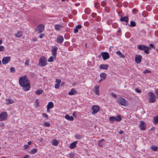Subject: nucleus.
<instances>
[{"mask_svg":"<svg viewBox=\"0 0 158 158\" xmlns=\"http://www.w3.org/2000/svg\"><path fill=\"white\" fill-rule=\"evenodd\" d=\"M19 83L25 91H29L31 88L30 81L26 75H25L19 78Z\"/></svg>","mask_w":158,"mask_h":158,"instance_id":"1","label":"nucleus"},{"mask_svg":"<svg viewBox=\"0 0 158 158\" xmlns=\"http://www.w3.org/2000/svg\"><path fill=\"white\" fill-rule=\"evenodd\" d=\"M117 101L120 105L126 106L128 105V103L127 101L121 97L118 98L117 99Z\"/></svg>","mask_w":158,"mask_h":158,"instance_id":"2","label":"nucleus"},{"mask_svg":"<svg viewBox=\"0 0 158 158\" xmlns=\"http://www.w3.org/2000/svg\"><path fill=\"white\" fill-rule=\"evenodd\" d=\"M47 59L44 56H42L39 59V64L41 66H44L47 64Z\"/></svg>","mask_w":158,"mask_h":158,"instance_id":"3","label":"nucleus"},{"mask_svg":"<svg viewBox=\"0 0 158 158\" xmlns=\"http://www.w3.org/2000/svg\"><path fill=\"white\" fill-rule=\"evenodd\" d=\"M149 95L150 96L149 102L151 103L156 102V97L155 94L153 93L150 92L149 93Z\"/></svg>","mask_w":158,"mask_h":158,"instance_id":"4","label":"nucleus"},{"mask_svg":"<svg viewBox=\"0 0 158 158\" xmlns=\"http://www.w3.org/2000/svg\"><path fill=\"white\" fill-rule=\"evenodd\" d=\"M122 119L120 115H118L116 117L112 116L109 118V121L111 122H113L114 121L117 122H120Z\"/></svg>","mask_w":158,"mask_h":158,"instance_id":"5","label":"nucleus"},{"mask_svg":"<svg viewBox=\"0 0 158 158\" xmlns=\"http://www.w3.org/2000/svg\"><path fill=\"white\" fill-rule=\"evenodd\" d=\"M44 29V25L42 24L39 25L36 28L35 31L38 33H41Z\"/></svg>","mask_w":158,"mask_h":158,"instance_id":"6","label":"nucleus"},{"mask_svg":"<svg viewBox=\"0 0 158 158\" xmlns=\"http://www.w3.org/2000/svg\"><path fill=\"white\" fill-rule=\"evenodd\" d=\"M137 48L140 50H143L147 54L148 53V47L143 45H139Z\"/></svg>","mask_w":158,"mask_h":158,"instance_id":"7","label":"nucleus"},{"mask_svg":"<svg viewBox=\"0 0 158 158\" xmlns=\"http://www.w3.org/2000/svg\"><path fill=\"white\" fill-rule=\"evenodd\" d=\"M7 114L5 112H2L0 114V121H4L6 120L7 117Z\"/></svg>","mask_w":158,"mask_h":158,"instance_id":"8","label":"nucleus"},{"mask_svg":"<svg viewBox=\"0 0 158 158\" xmlns=\"http://www.w3.org/2000/svg\"><path fill=\"white\" fill-rule=\"evenodd\" d=\"M92 110H93V111L92 112V114H94L99 111L100 107L98 106H94L92 108Z\"/></svg>","mask_w":158,"mask_h":158,"instance_id":"9","label":"nucleus"},{"mask_svg":"<svg viewBox=\"0 0 158 158\" xmlns=\"http://www.w3.org/2000/svg\"><path fill=\"white\" fill-rule=\"evenodd\" d=\"M58 48L56 47L53 46L52 47L51 49V52L53 56L55 58L57 55V51Z\"/></svg>","mask_w":158,"mask_h":158,"instance_id":"10","label":"nucleus"},{"mask_svg":"<svg viewBox=\"0 0 158 158\" xmlns=\"http://www.w3.org/2000/svg\"><path fill=\"white\" fill-rule=\"evenodd\" d=\"M10 56H6L3 57L2 59V62L3 64H7L10 60Z\"/></svg>","mask_w":158,"mask_h":158,"instance_id":"11","label":"nucleus"},{"mask_svg":"<svg viewBox=\"0 0 158 158\" xmlns=\"http://www.w3.org/2000/svg\"><path fill=\"white\" fill-rule=\"evenodd\" d=\"M101 55L102 56L103 60H104L109 59L110 57L109 54L106 52H102Z\"/></svg>","mask_w":158,"mask_h":158,"instance_id":"12","label":"nucleus"},{"mask_svg":"<svg viewBox=\"0 0 158 158\" xmlns=\"http://www.w3.org/2000/svg\"><path fill=\"white\" fill-rule=\"evenodd\" d=\"M64 41L63 37L61 36H58L56 41L58 43L61 44Z\"/></svg>","mask_w":158,"mask_h":158,"instance_id":"13","label":"nucleus"},{"mask_svg":"<svg viewBox=\"0 0 158 158\" xmlns=\"http://www.w3.org/2000/svg\"><path fill=\"white\" fill-rule=\"evenodd\" d=\"M139 127L141 130H144L146 129V125L143 121H141L139 125Z\"/></svg>","mask_w":158,"mask_h":158,"instance_id":"14","label":"nucleus"},{"mask_svg":"<svg viewBox=\"0 0 158 158\" xmlns=\"http://www.w3.org/2000/svg\"><path fill=\"white\" fill-rule=\"evenodd\" d=\"M142 59V56H141L137 55L135 56V62L138 63L139 64L140 63Z\"/></svg>","mask_w":158,"mask_h":158,"instance_id":"15","label":"nucleus"},{"mask_svg":"<svg viewBox=\"0 0 158 158\" xmlns=\"http://www.w3.org/2000/svg\"><path fill=\"white\" fill-rule=\"evenodd\" d=\"M77 91L74 88L72 89L70 92H69L68 94L69 95H72L77 94Z\"/></svg>","mask_w":158,"mask_h":158,"instance_id":"16","label":"nucleus"},{"mask_svg":"<svg viewBox=\"0 0 158 158\" xmlns=\"http://www.w3.org/2000/svg\"><path fill=\"white\" fill-rule=\"evenodd\" d=\"M129 20L128 16H122L120 19V21H121L125 22L128 23Z\"/></svg>","mask_w":158,"mask_h":158,"instance_id":"17","label":"nucleus"},{"mask_svg":"<svg viewBox=\"0 0 158 158\" xmlns=\"http://www.w3.org/2000/svg\"><path fill=\"white\" fill-rule=\"evenodd\" d=\"M63 26L60 24H56L55 26V28L56 30V31H60L62 28Z\"/></svg>","mask_w":158,"mask_h":158,"instance_id":"18","label":"nucleus"},{"mask_svg":"<svg viewBox=\"0 0 158 158\" xmlns=\"http://www.w3.org/2000/svg\"><path fill=\"white\" fill-rule=\"evenodd\" d=\"M109 67L108 64H102L100 65L99 68L100 69H103L107 70Z\"/></svg>","mask_w":158,"mask_h":158,"instance_id":"19","label":"nucleus"},{"mask_svg":"<svg viewBox=\"0 0 158 158\" xmlns=\"http://www.w3.org/2000/svg\"><path fill=\"white\" fill-rule=\"evenodd\" d=\"M6 104L7 105H9L13 104L14 103L13 100L10 98H6L5 100Z\"/></svg>","mask_w":158,"mask_h":158,"instance_id":"20","label":"nucleus"},{"mask_svg":"<svg viewBox=\"0 0 158 158\" xmlns=\"http://www.w3.org/2000/svg\"><path fill=\"white\" fill-rule=\"evenodd\" d=\"M99 86L98 85H96L94 88V92L95 94L97 95H99Z\"/></svg>","mask_w":158,"mask_h":158,"instance_id":"21","label":"nucleus"},{"mask_svg":"<svg viewBox=\"0 0 158 158\" xmlns=\"http://www.w3.org/2000/svg\"><path fill=\"white\" fill-rule=\"evenodd\" d=\"M54 105L53 103L52 102H49L47 106V110L49 109L52 108L53 107Z\"/></svg>","mask_w":158,"mask_h":158,"instance_id":"22","label":"nucleus"},{"mask_svg":"<svg viewBox=\"0 0 158 158\" xmlns=\"http://www.w3.org/2000/svg\"><path fill=\"white\" fill-rule=\"evenodd\" d=\"M153 123L156 125L158 124V115L155 116L153 118Z\"/></svg>","mask_w":158,"mask_h":158,"instance_id":"23","label":"nucleus"},{"mask_svg":"<svg viewBox=\"0 0 158 158\" xmlns=\"http://www.w3.org/2000/svg\"><path fill=\"white\" fill-rule=\"evenodd\" d=\"M82 27V26L81 25H77L75 28L74 29V32L75 33H77L78 31V29H80Z\"/></svg>","mask_w":158,"mask_h":158,"instance_id":"24","label":"nucleus"},{"mask_svg":"<svg viewBox=\"0 0 158 158\" xmlns=\"http://www.w3.org/2000/svg\"><path fill=\"white\" fill-rule=\"evenodd\" d=\"M65 118L70 121H73L74 120V118L72 116H70L68 114H67L65 116Z\"/></svg>","mask_w":158,"mask_h":158,"instance_id":"25","label":"nucleus"},{"mask_svg":"<svg viewBox=\"0 0 158 158\" xmlns=\"http://www.w3.org/2000/svg\"><path fill=\"white\" fill-rule=\"evenodd\" d=\"M76 142H74L71 143L69 146V148L71 149H73L76 146Z\"/></svg>","mask_w":158,"mask_h":158,"instance_id":"26","label":"nucleus"},{"mask_svg":"<svg viewBox=\"0 0 158 158\" xmlns=\"http://www.w3.org/2000/svg\"><path fill=\"white\" fill-rule=\"evenodd\" d=\"M23 33L21 31H19L15 34V35L17 37L19 38L21 37Z\"/></svg>","mask_w":158,"mask_h":158,"instance_id":"27","label":"nucleus"},{"mask_svg":"<svg viewBox=\"0 0 158 158\" xmlns=\"http://www.w3.org/2000/svg\"><path fill=\"white\" fill-rule=\"evenodd\" d=\"M117 54L121 58H123L124 55L120 51H118L116 52Z\"/></svg>","mask_w":158,"mask_h":158,"instance_id":"28","label":"nucleus"},{"mask_svg":"<svg viewBox=\"0 0 158 158\" xmlns=\"http://www.w3.org/2000/svg\"><path fill=\"white\" fill-rule=\"evenodd\" d=\"M104 141L105 140L104 139H102L101 140H99L98 143V146L101 147H102L103 144L102 143V142H104Z\"/></svg>","mask_w":158,"mask_h":158,"instance_id":"29","label":"nucleus"},{"mask_svg":"<svg viewBox=\"0 0 158 158\" xmlns=\"http://www.w3.org/2000/svg\"><path fill=\"white\" fill-rule=\"evenodd\" d=\"M43 92V91L42 89H38L35 92V94L37 95L41 94Z\"/></svg>","mask_w":158,"mask_h":158,"instance_id":"30","label":"nucleus"},{"mask_svg":"<svg viewBox=\"0 0 158 158\" xmlns=\"http://www.w3.org/2000/svg\"><path fill=\"white\" fill-rule=\"evenodd\" d=\"M106 74L105 73H101L100 74V77L102 78L103 79H106Z\"/></svg>","mask_w":158,"mask_h":158,"instance_id":"31","label":"nucleus"},{"mask_svg":"<svg viewBox=\"0 0 158 158\" xmlns=\"http://www.w3.org/2000/svg\"><path fill=\"white\" fill-rule=\"evenodd\" d=\"M151 148L154 151H156L158 150V147L155 146H153L151 147Z\"/></svg>","mask_w":158,"mask_h":158,"instance_id":"32","label":"nucleus"},{"mask_svg":"<svg viewBox=\"0 0 158 158\" xmlns=\"http://www.w3.org/2000/svg\"><path fill=\"white\" fill-rule=\"evenodd\" d=\"M90 12V10L89 8H86L85 10V13L87 14H89Z\"/></svg>","mask_w":158,"mask_h":158,"instance_id":"33","label":"nucleus"},{"mask_svg":"<svg viewBox=\"0 0 158 158\" xmlns=\"http://www.w3.org/2000/svg\"><path fill=\"white\" fill-rule=\"evenodd\" d=\"M75 137L77 139H81L82 138L81 136L79 134H77L75 135Z\"/></svg>","mask_w":158,"mask_h":158,"instance_id":"34","label":"nucleus"},{"mask_svg":"<svg viewBox=\"0 0 158 158\" xmlns=\"http://www.w3.org/2000/svg\"><path fill=\"white\" fill-rule=\"evenodd\" d=\"M35 106L36 107H37L39 106V100L38 99H36L35 101Z\"/></svg>","mask_w":158,"mask_h":158,"instance_id":"35","label":"nucleus"},{"mask_svg":"<svg viewBox=\"0 0 158 158\" xmlns=\"http://www.w3.org/2000/svg\"><path fill=\"white\" fill-rule=\"evenodd\" d=\"M58 143L56 140L54 139L52 140V143L54 145L56 146L58 145Z\"/></svg>","mask_w":158,"mask_h":158,"instance_id":"36","label":"nucleus"},{"mask_svg":"<svg viewBox=\"0 0 158 158\" xmlns=\"http://www.w3.org/2000/svg\"><path fill=\"white\" fill-rule=\"evenodd\" d=\"M152 48L155 49V47L153 44H151L149 45V50Z\"/></svg>","mask_w":158,"mask_h":158,"instance_id":"37","label":"nucleus"},{"mask_svg":"<svg viewBox=\"0 0 158 158\" xmlns=\"http://www.w3.org/2000/svg\"><path fill=\"white\" fill-rule=\"evenodd\" d=\"M142 15L144 17H147L148 15V13L146 11H144L142 13Z\"/></svg>","mask_w":158,"mask_h":158,"instance_id":"38","label":"nucleus"},{"mask_svg":"<svg viewBox=\"0 0 158 158\" xmlns=\"http://www.w3.org/2000/svg\"><path fill=\"white\" fill-rule=\"evenodd\" d=\"M136 25L135 22L133 21H131V27H135Z\"/></svg>","mask_w":158,"mask_h":158,"instance_id":"39","label":"nucleus"},{"mask_svg":"<svg viewBox=\"0 0 158 158\" xmlns=\"http://www.w3.org/2000/svg\"><path fill=\"white\" fill-rule=\"evenodd\" d=\"M10 71L12 73H14L15 72V68L14 67H11L10 69Z\"/></svg>","mask_w":158,"mask_h":158,"instance_id":"40","label":"nucleus"},{"mask_svg":"<svg viewBox=\"0 0 158 158\" xmlns=\"http://www.w3.org/2000/svg\"><path fill=\"white\" fill-rule=\"evenodd\" d=\"M37 151V150L36 149L34 148L31 150V153L33 154H35V153H36Z\"/></svg>","mask_w":158,"mask_h":158,"instance_id":"41","label":"nucleus"},{"mask_svg":"<svg viewBox=\"0 0 158 158\" xmlns=\"http://www.w3.org/2000/svg\"><path fill=\"white\" fill-rule=\"evenodd\" d=\"M61 81L60 79H56L55 82L57 84L60 85Z\"/></svg>","mask_w":158,"mask_h":158,"instance_id":"42","label":"nucleus"},{"mask_svg":"<svg viewBox=\"0 0 158 158\" xmlns=\"http://www.w3.org/2000/svg\"><path fill=\"white\" fill-rule=\"evenodd\" d=\"M53 61V58L52 56H50L48 60L49 62H52Z\"/></svg>","mask_w":158,"mask_h":158,"instance_id":"43","label":"nucleus"},{"mask_svg":"<svg viewBox=\"0 0 158 158\" xmlns=\"http://www.w3.org/2000/svg\"><path fill=\"white\" fill-rule=\"evenodd\" d=\"M44 125L46 127H49L50 126V124L49 123L45 122L44 123Z\"/></svg>","mask_w":158,"mask_h":158,"instance_id":"44","label":"nucleus"},{"mask_svg":"<svg viewBox=\"0 0 158 158\" xmlns=\"http://www.w3.org/2000/svg\"><path fill=\"white\" fill-rule=\"evenodd\" d=\"M94 6L95 8H97L99 7V5L98 2H96L94 4Z\"/></svg>","mask_w":158,"mask_h":158,"instance_id":"45","label":"nucleus"},{"mask_svg":"<svg viewBox=\"0 0 158 158\" xmlns=\"http://www.w3.org/2000/svg\"><path fill=\"white\" fill-rule=\"evenodd\" d=\"M101 4L102 6L103 7H104L106 5V2L105 1H103L101 2Z\"/></svg>","mask_w":158,"mask_h":158,"instance_id":"46","label":"nucleus"},{"mask_svg":"<svg viewBox=\"0 0 158 158\" xmlns=\"http://www.w3.org/2000/svg\"><path fill=\"white\" fill-rule=\"evenodd\" d=\"M74 155L73 153H70L69 154V158H73Z\"/></svg>","mask_w":158,"mask_h":158,"instance_id":"47","label":"nucleus"},{"mask_svg":"<svg viewBox=\"0 0 158 158\" xmlns=\"http://www.w3.org/2000/svg\"><path fill=\"white\" fill-rule=\"evenodd\" d=\"M45 35V34L43 33V34H40L39 35L40 38V39L44 37V36Z\"/></svg>","mask_w":158,"mask_h":158,"instance_id":"48","label":"nucleus"},{"mask_svg":"<svg viewBox=\"0 0 158 158\" xmlns=\"http://www.w3.org/2000/svg\"><path fill=\"white\" fill-rule=\"evenodd\" d=\"M5 49L4 47L2 46H0V51H2Z\"/></svg>","mask_w":158,"mask_h":158,"instance_id":"49","label":"nucleus"},{"mask_svg":"<svg viewBox=\"0 0 158 158\" xmlns=\"http://www.w3.org/2000/svg\"><path fill=\"white\" fill-rule=\"evenodd\" d=\"M42 115L46 119H48V115L46 114L45 113H43L42 114Z\"/></svg>","mask_w":158,"mask_h":158,"instance_id":"50","label":"nucleus"},{"mask_svg":"<svg viewBox=\"0 0 158 158\" xmlns=\"http://www.w3.org/2000/svg\"><path fill=\"white\" fill-rule=\"evenodd\" d=\"M122 6V4L120 2H118L117 3V6L118 7H121Z\"/></svg>","mask_w":158,"mask_h":158,"instance_id":"51","label":"nucleus"},{"mask_svg":"<svg viewBox=\"0 0 158 158\" xmlns=\"http://www.w3.org/2000/svg\"><path fill=\"white\" fill-rule=\"evenodd\" d=\"M59 84H56L55 85V88H56V89H58L59 88Z\"/></svg>","mask_w":158,"mask_h":158,"instance_id":"52","label":"nucleus"},{"mask_svg":"<svg viewBox=\"0 0 158 158\" xmlns=\"http://www.w3.org/2000/svg\"><path fill=\"white\" fill-rule=\"evenodd\" d=\"M132 12L134 14H136L137 13V10L136 9H134L132 10Z\"/></svg>","mask_w":158,"mask_h":158,"instance_id":"53","label":"nucleus"},{"mask_svg":"<svg viewBox=\"0 0 158 158\" xmlns=\"http://www.w3.org/2000/svg\"><path fill=\"white\" fill-rule=\"evenodd\" d=\"M96 15V14L95 13H92L91 16L93 18H95Z\"/></svg>","mask_w":158,"mask_h":158,"instance_id":"54","label":"nucleus"},{"mask_svg":"<svg viewBox=\"0 0 158 158\" xmlns=\"http://www.w3.org/2000/svg\"><path fill=\"white\" fill-rule=\"evenodd\" d=\"M155 94L157 95V98H158V89H156L155 90Z\"/></svg>","mask_w":158,"mask_h":158,"instance_id":"55","label":"nucleus"},{"mask_svg":"<svg viewBox=\"0 0 158 158\" xmlns=\"http://www.w3.org/2000/svg\"><path fill=\"white\" fill-rule=\"evenodd\" d=\"M105 10L106 12H108L110 10L109 8L107 7L105 8Z\"/></svg>","mask_w":158,"mask_h":158,"instance_id":"56","label":"nucleus"},{"mask_svg":"<svg viewBox=\"0 0 158 158\" xmlns=\"http://www.w3.org/2000/svg\"><path fill=\"white\" fill-rule=\"evenodd\" d=\"M127 4L128 3L127 2H125L124 3L123 5L124 7H127Z\"/></svg>","mask_w":158,"mask_h":158,"instance_id":"57","label":"nucleus"},{"mask_svg":"<svg viewBox=\"0 0 158 158\" xmlns=\"http://www.w3.org/2000/svg\"><path fill=\"white\" fill-rule=\"evenodd\" d=\"M25 64L28 65L29 64V61L28 60H26L25 62Z\"/></svg>","mask_w":158,"mask_h":158,"instance_id":"58","label":"nucleus"},{"mask_svg":"<svg viewBox=\"0 0 158 158\" xmlns=\"http://www.w3.org/2000/svg\"><path fill=\"white\" fill-rule=\"evenodd\" d=\"M135 91L137 92L138 93H140L141 92V90L139 89H135Z\"/></svg>","mask_w":158,"mask_h":158,"instance_id":"59","label":"nucleus"},{"mask_svg":"<svg viewBox=\"0 0 158 158\" xmlns=\"http://www.w3.org/2000/svg\"><path fill=\"white\" fill-rule=\"evenodd\" d=\"M76 112H74L73 113V116L75 118H76Z\"/></svg>","mask_w":158,"mask_h":158,"instance_id":"60","label":"nucleus"},{"mask_svg":"<svg viewBox=\"0 0 158 158\" xmlns=\"http://www.w3.org/2000/svg\"><path fill=\"white\" fill-rule=\"evenodd\" d=\"M29 147V146L28 145H25L24 146V148L25 149H27Z\"/></svg>","mask_w":158,"mask_h":158,"instance_id":"61","label":"nucleus"},{"mask_svg":"<svg viewBox=\"0 0 158 158\" xmlns=\"http://www.w3.org/2000/svg\"><path fill=\"white\" fill-rule=\"evenodd\" d=\"M114 98H116L117 97V95L114 94H112L111 95Z\"/></svg>","mask_w":158,"mask_h":158,"instance_id":"62","label":"nucleus"},{"mask_svg":"<svg viewBox=\"0 0 158 158\" xmlns=\"http://www.w3.org/2000/svg\"><path fill=\"white\" fill-rule=\"evenodd\" d=\"M155 127H152L151 129H150V130L151 131H153V130H154L155 129Z\"/></svg>","mask_w":158,"mask_h":158,"instance_id":"63","label":"nucleus"},{"mask_svg":"<svg viewBox=\"0 0 158 158\" xmlns=\"http://www.w3.org/2000/svg\"><path fill=\"white\" fill-rule=\"evenodd\" d=\"M23 158H30L29 156L28 155H26Z\"/></svg>","mask_w":158,"mask_h":158,"instance_id":"64","label":"nucleus"}]
</instances>
